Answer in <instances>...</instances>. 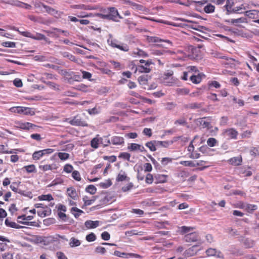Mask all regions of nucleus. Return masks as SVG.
Segmentation results:
<instances>
[{"label":"nucleus","mask_w":259,"mask_h":259,"mask_svg":"<svg viewBox=\"0 0 259 259\" xmlns=\"http://www.w3.org/2000/svg\"><path fill=\"white\" fill-rule=\"evenodd\" d=\"M108 44L113 48H116L121 51L124 52H127L129 50V47L126 44H118V41L116 39H108Z\"/></svg>","instance_id":"nucleus-1"},{"label":"nucleus","mask_w":259,"mask_h":259,"mask_svg":"<svg viewBox=\"0 0 259 259\" xmlns=\"http://www.w3.org/2000/svg\"><path fill=\"white\" fill-rule=\"evenodd\" d=\"M153 63L151 60H147L144 65H139L136 69L140 73H149L152 70Z\"/></svg>","instance_id":"nucleus-2"},{"label":"nucleus","mask_w":259,"mask_h":259,"mask_svg":"<svg viewBox=\"0 0 259 259\" xmlns=\"http://www.w3.org/2000/svg\"><path fill=\"white\" fill-rule=\"evenodd\" d=\"M109 13L108 14L109 20H111L116 22H118L119 20H117V18L122 19L117 10L114 7H110L108 9Z\"/></svg>","instance_id":"nucleus-3"},{"label":"nucleus","mask_w":259,"mask_h":259,"mask_svg":"<svg viewBox=\"0 0 259 259\" xmlns=\"http://www.w3.org/2000/svg\"><path fill=\"white\" fill-rule=\"evenodd\" d=\"M122 4L131 6L132 8L136 10H139L143 12H148V9L145 8L141 5H139L135 3H134L130 0H121Z\"/></svg>","instance_id":"nucleus-4"},{"label":"nucleus","mask_w":259,"mask_h":259,"mask_svg":"<svg viewBox=\"0 0 259 259\" xmlns=\"http://www.w3.org/2000/svg\"><path fill=\"white\" fill-rule=\"evenodd\" d=\"M68 122L73 126H88V123L78 115L74 117L73 119H70L69 121H68Z\"/></svg>","instance_id":"nucleus-5"},{"label":"nucleus","mask_w":259,"mask_h":259,"mask_svg":"<svg viewBox=\"0 0 259 259\" xmlns=\"http://www.w3.org/2000/svg\"><path fill=\"white\" fill-rule=\"evenodd\" d=\"M223 134L229 139H236L238 135V132L233 128H229L223 131Z\"/></svg>","instance_id":"nucleus-6"},{"label":"nucleus","mask_w":259,"mask_h":259,"mask_svg":"<svg viewBox=\"0 0 259 259\" xmlns=\"http://www.w3.org/2000/svg\"><path fill=\"white\" fill-rule=\"evenodd\" d=\"M6 3L13 6L23 8L27 10H29L31 8V6L30 5L20 2L18 0H10L7 2Z\"/></svg>","instance_id":"nucleus-7"},{"label":"nucleus","mask_w":259,"mask_h":259,"mask_svg":"<svg viewBox=\"0 0 259 259\" xmlns=\"http://www.w3.org/2000/svg\"><path fill=\"white\" fill-rule=\"evenodd\" d=\"M179 20L182 21L192 23L191 25H188V27L193 29L200 31L201 33H204V30H206V28L203 26L197 25L196 23H193V21L185 19L184 18H180Z\"/></svg>","instance_id":"nucleus-8"},{"label":"nucleus","mask_w":259,"mask_h":259,"mask_svg":"<svg viewBox=\"0 0 259 259\" xmlns=\"http://www.w3.org/2000/svg\"><path fill=\"white\" fill-rule=\"evenodd\" d=\"M226 9L227 11V14H229L231 13H239V11L245 9V7L243 5H241L239 7H236L232 9L231 6L229 5V4H226L225 5Z\"/></svg>","instance_id":"nucleus-9"},{"label":"nucleus","mask_w":259,"mask_h":259,"mask_svg":"<svg viewBox=\"0 0 259 259\" xmlns=\"http://www.w3.org/2000/svg\"><path fill=\"white\" fill-rule=\"evenodd\" d=\"M185 240L186 242H195L199 240V236L195 232L189 233L185 236Z\"/></svg>","instance_id":"nucleus-10"},{"label":"nucleus","mask_w":259,"mask_h":259,"mask_svg":"<svg viewBox=\"0 0 259 259\" xmlns=\"http://www.w3.org/2000/svg\"><path fill=\"white\" fill-rule=\"evenodd\" d=\"M198 246L197 245H194L192 246L191 247L189 248L187 250H186L185 252V255L187 257L192 256L195 255L197 251L199 250L198 249H197Z\"/></svg>","instance_id":"nucleus-11"},{"label":"nucleus","mask_w":259,"mask_h":259,"mask_svg":"<svg viewBox=\"0 0 259 259\" xmlns=\"http://www.w3.org/2000/svg\"><path fill=\"white\" fill-rule=\"evenodd\" d=\"M147 40L149 42H166L170 45H172V42L169 40H164L156 36H148Z\"/></svg>","instance_id":"nucleus-12"},{"label":"nucleus","mask_w":259,"mask_h":259,"mask_svg":"<svg viewBox=\"0 0 259 259\" xmlns=\"http://www.w3.org/2000/svg\"><path fill=\"white\" fill-rule=\"evenodd\" d=\"M206 254L208 256H216L219 258H222L223 255L220 251H218L216 249L213 248H209L206 251Z\"/></svg>","instance_id":"nucleus-13"},{"label":"nucleus","mask_w":259,"mask_h":259,"mask_svg":"<svg viewBox=\"0 0 259 259\" xmlns=\"http://www.w3.org/2000/svg\"><path fill=\"white\" fill-rule=\"evenodd\" d=\"M100 222L99 221H91L88 220L87 221L84 225L88 229H94L96 228L99 226Z\"/></svg>","instance_id":"nucleus-14"},{"label":"nucleus","mask_w":259,"mask_h":259,"mask_svg":"<svg viewBox=\"0 0 259 259\" xmlns=\"http://www.w3.org/2000/svg\"><path fill=\"white\" fill-rule=\"evenodd\" d=\"M33 126H35V125L29 122H18L17 123V127L23 130H30Z\"/></svg>","instance_id":"nucleus-15"},{"label":"nucleus","mask_w":259,"mask_h":259,"mask_svg":"<svg viewBox=\"0 0 259 259\" xmlns=\"http://www.w3.org/2000/svg\"><path fill=\"white\" fill-rule=\"evenodd\" d=\"M207 1H195L192 0H188L186 3H180V5L186 6L187 7L190 6L192 4L195 3L197 6H202L206 3Z\"/></svg>","instance_id":"nucleus-16"},{"label":"nucleus","mask_w":259,"mask_h":259,"mask_svg":"<svg viewBox=\"0 0 259 259\" xmlns=\"http://www.w3.org/2000/svg\"><path fill=\"white\" fill-rule=\"evenodd\" d=\"M81 244V241L75 237L70 239L69 245L70 247L74 248L79 246Z\"/></svg>","instance_id":"nucleus-17"},{"label":"nucleus","mask_w":259,"mask_h":259,"mask_svg":"<svg viewBox=\"0 0 259 259\" xmlns=\"http://www.w3.org/2000/svg\"><path fill=\"white\" fill-rule=\"evenodd\" d=\"M111 143L115 145H121L124 143V139L121 137L115 136L112 137Z\"/></svg>","instance_id":"nucleus-18"},{"label":"nucleus","mask_w":259,"mask_h":259,"mask_svg":"<svg viewBox=\"0 0 259 259\" xmlns=\"http://www.w3.org/2000/svg\"><path fill=\"white\" fill-rule=\"evenodd\" d=\"M67 195L73 200H76L77 194L76 190L73 188H69L67 190Z\"/></svg>","instance_id":"nucleus-19"},{"label":"nucleus","mask_w":259,"mask_h":259,"mask_svg":"<svg viewBox=\"0 0 259 259\" xmlns=\"http://www.w3.org/2000/svg\"><path fill=\"white\" fill-rule=\"evenodd\" d=\"M10 188L11 189V190L16 192V193H18L21 195H24V196H29L30 197V198H32V194L31 192H28L27 194H25L24 193V192L21 190H19L17 188L15 187L13 185H11L10 186Z\"/></svg>","instance_id":"nucleus-20"},{"label":"nucleus","mask_w":259,"mask_h":259,"mask_svg":"<svg viewBox=\"0 0 259 259\" xmlns=\"http://www.w3.org/2000/svg\"><path fill=\"white\" fill-rule=\"evenodd\" d=\"M230 164L234 165H239L241 164L242 162V158L240 156L234 157L229 160Z\"/></svg>","instance_id":"nucleus-21"},{"label":"nucleus","mask_w":259,"mask_h":259,"mask_svg":"<svg viewBox=\"0 0 259 259\" xmlns=\"http://www.w3.org/2000/svg\"><path fill=\"white\" fill-rule=\"evenodd\" d=\"M201 107L202 104L201 103H191L184 105V108L185 109H195L200 108Z\"/></svg>","instance_id":"nucleus-22"},{"label":"nucleus","mask_w":259,"mask_h":259,"mask_svg":"<svg viewBox=\"0 0 259 259\" xmlns=\"http://www.w3.org/2000/svg\"><path fill=\"white\" fill-rule=\"evenodd\" d=\"M71 212L75 218H77L83 213V211L77 207H73L71 208Z\"/></svg>","instance_id":"nucleus-23"},{"label":"nucleus","mask_w":259,"mask_h":259,"mask_svg":"<svg viewBox=\"0 0 259 259\" xmlns=\"http://www.w3.org/2000/svg\"><path fill=\"white\" fill-rule=\"evenodd\" d=\"M42 6L46 10V12L51 15L55 16V15H57L58 13L57 11H56L54 9H53L49 6H48L44 4H42Z\"/></svg>","instance_id":"nucleus-24"},{"label":"nucleus","mask_w":259,"mask_h":259,"mask_svg":"<svg viewBox=\"0 0 259 259\" xmlns=\"http://www.w3.org/2000/svg\"><path fill=\"white\" fill-rule=\"evenodd\" d=\"M241 207L244 208L249 212H251L257 209V206L256 205L250 204L244 205Z\"/></svg>","instance_id":"nucleus-25"},{"label":"nucleus","mask_w":259,"mask_h":259,"mask_svg":"<svg viewBox=\"0 0 259 259\" xmlns=\"http://www.w3.org/2000/svg\"><path fill=\"white\" fill-rule=\"evenodd\" d=\"M5 223L7 226L9 227H11V228H17V229H19V228H22V227L17 224L16 223L9 221L8 219H6Z\"/></svg>","instance_id":"nucleus-26"},{"label":"nucleus","mask_w":259,"mask_h":259,"mask_svg":"<svg viewBox=\"0 0 259 259\" xmlns=\"http://www.w3.org/2000/svg\"><path fill=\"white\" fill-rule=\"evenodd\" d=\"M180 163L186 166L195 167L198 166V163H195L192 161H181Z\"/></svg>","instance_id":"nucleus-27"},{"label":"nucleus","mask_w":259,"mask_h":259,"mask_svg":"<svg viewBox=\"0 0 259 259\" xmlns=\"http://www.w3.org/2000/svg\"><path fill=\"white\" fill-rule=\"evenodd\" d=\"M197 124H200L203 128L207 127L210 125V122L205 120V118H199L197 121Z\"/></svg>","instance_id":"nucleus-28"},{"label":"nucleus","mask_w":259,"mask_h":259,"mask_svg":"<svg viewBox=\"0 0 259 259\" xmlns=\"http://www.w3.org/2000/svg\"><path fill=\"white\" fill-rule=\"evenodd\" d=\"M110 143V141L108 137L100 138V144H102L104 147L107 146Z\"/></svg>","instance_id":"nucleus-29"},{"label":"nucleus","mask_w":259,"mask_h":259,"mask_svg":"<svg viewBox=\"0 0 259 259\" xmlns=\"http://www.w3.org/2000/svg\"><path fill=\"white\" fill-rule=\"evenodd\" d=\"M28 173L36 172V168L34 164H30L29 165L25 166L23 167Z\"/></svg>","instance_id":"nucleus-30"},{"label":"nucleus","mask_w":259,"mask_h":259,"mask_svg":"<svg viewBox=\"0 0 259 259\" xmlns=\"http://www.w3.org/2000/svg\"><path fill=\"white\" fill-rule=\"evenodd\" d=\"M215 7L212 5L209 4L204 8V11L206 13H211L214 12Z\"/></svg>","instance_id":"nucleus-31"},{"label":"nucleus","mask_w":259,"mask_h":259,"mask_svg":"<svg viewBox=\"0 0 259 259\" xmlns=\"http://www.w3.org/2000/svg\"><path fill=\"white\" fill-rule=\"evenodd\" d=\"M34 111L32 108L23 107V114L24 115H33Z\"/></svg>","instance_id":"nucleus-32"},{"label":"nucleus","mask_w":259,"mask_h":259,"mask_svg":"<svg viewBox=\"0 0 259 259\" xmlns=\"http://www.w3.org/2000/svg\"><path fill=\"white\" fill-rule=\"evenodd\" d=\"M146 146L148 148H149V149L151 151H155L156 150V146H156V144L155 143V141H150V142H147L146 144Z\"/></svg>","instance_id":"nucleus-33"},{"label":"nucleus","mask_w":259,"mask_h":259,"mask_svg":"<svg viewBox=\"0 0 259 259\" xmlns=\"http://www.w3.org/2000/svg\"><path fill=\"white\" fill-rule=\"evenodd\" d=\"M38 199L39 200L43 201V200H47V201H51L53 199V198L51 194H48V195H41L40 196H39L38 197Z\"/></svg>","instance_id":"nucleus-34"},{"label":"nucleus","mask_w":259,"mask_h":259,"mask_svg":"<svg viewBox=\"0 0 259 259\" xmlns=\"http://www.w3.org/2000/svg\"><path fill=\"white\" fill-rule=\"evenodd\" d=\"M86 191L91 194H94L97 191V188L93 185H89L85 189Z\"/></svg>","instance_id":"nucleus-35"},{"label":"nucleus","mask_w":259,"mask_h":259,"mask_svg":"<svg viewBox=\"0 0 259 259\" xmlns=\"http://www.w3.org/2000/svg\"><path fill=\"white\" fill-rule=\"evenodd\" d=\"M100 144V138L95 137L93 138L91 142V146L95 149L98 147V145Z\"/></svg>","instance_id":"nucleus-36"},{"label":"nucleus","mask_w":259,"mask_h":259,"mask_svg":"<svg viewBox=\"0 0 259 259\" xmlns=\"http://www.w3.org/2000/svg\"><path fill=\"white\" fill-rule=\"evenodd\" d=\"M138 81L140 84L145 85L147 83L148 78L147 75H142L138 78Z\"/></svg>","instance_id":"nucleus-37"},{"label":"nucleus","mask_w":259,"mask_h":259,"mask_svg":"<svg viewBox=\"0 0 259 259\" xmlns=\"http://www.w3.org/2000/svg\"><path fill=\"white\" fill-rule=\"evenodd\" d=\"M246 19L245 18H240L238 19H231L230 20H228V22H230L232 24L235 23H241L245 22Z\"/></svg>","instance_id":"nucleus-38"},{"label":"nucleus","mask_w":259,"mask_h":259,"mask_svg":"<svg viewBox=\"0 0 259 259\" xmlns=\"http://www.w3.org/2000/svg\"><path fill=\"white\" fill-rule=\"evenodd\" d=\"M217 143V140L214 138H209L207 140V144L210 147L215 146Z\"/></svg>","instance_id":"nucleus-39"},{"label":"nucleus","mask_w":259,"mask_h":259,"mask_svg":"<svg viewBox=\"0 0 259 259\" xmlns=\"http://www.w3.org/2000/svg\"><path fill=\"white\" fill-rule=\"evenodd\" d=\"M190 80L193 83L198 84L200 82L201 78L199 75H192L190 77Z\"/></svg>","instance_id":"nucleus-40"},{"label":"nucleus","mask_w":259,"mask_h":259,"mask_svg":"<svg viewBox=\"0 0 259 259\" xmlns=\"http://www.w3.org/2000/svg\"><path fill=\"white\" fill-rule=\"evenodd\" d=\"M176 91L179 95H187L189 93V90L186 88H177Z\"/></svg>","instance_id":"nucleus-41"},{"label":"nucleus","mask_w":259,"mask_h":259,"mask_svg":"<svg viewBox=\"0 0 259 259\" xmlns=\"http://www.w3.org/2000/svg\"><path fill=\"white\" fill-rule=\"evenodd\" d=\"M73 167L70 164H66L64 166L63 171L66 173H71L73 171Z\"/></svg>","instance_id":"nucleus-42"},{"label":"nucleus","mask_w":259,"mask_h":259,"mask_svg":"<svg viewBox=\"0 0 259 259\" xmlns=\"http://www.w3.org/2000/svg\"><path fill=\"white\" fill-rule=\"evenodd\" d=\"M62 55L64 57L67 58L69 60L75 62L76 61V59L74 56L72 54L69 53L68 52H63L62 53Z\"/></svg>","instance_id":"nucleus-43"},{"label":"nucleus","mask_w":259,"mask_h":259,"mask_svg":"<svg viewBox=\"0 0 259 259\" xmlns=\"http://www.w3.org/2000/svg\"><path fill=\"white\" fill-rule=\"evenodd\" d=\"M58 156L61 160H66L69 157V154L67 153L59 152Z\"/></svg>","instance_id":"nucleus-44"},{"label":"nucleus","mask_w":259,"mask_h":259,"mask_svg":"<svg viewBox=\"0 0 259 259\" xmlns=\"http://www.w3.org/2000/svg\"><path fill=\"white\" fill-rule=\"evenodd\" d=\"M243 244L247 248H250L253 246L254 242L252 240L249 239H245L244 240Z\"/></svg>","instance_id":"nucleus-45"},{"label":"nucleus","mask_w":259,"mask_h":259,"mask_svg":"<svg viewBox=\"0 0 259 259\" xmlns=\"http://www.w3.org/2000/svg\"><path fill=\"white\" fill-rule=\"evenodd\" d=\"M119 158H122L125 160H127V161L130 160L131 154L127 152H122L120 153L119 155Z\"/></svg>","instance_id":"nucleus-46"},{"label":"nucleus","mask_w":259,"mask_h":259,"mask_svg":"<svg viewBox=\"0 0 259 259\" xmlns=\"http://www.w3.org/2000/svg\"><path fill=\"white\" fill-rule=\"evenodd\" d=\"M72 177L77 181H80L81 180L80 175L79 172L77 170H73L72 171Z\"/></svg>","instance_id":"nucleus-47"},{"label":"nucleus","mask_w":259,"mask_h":259,"mask_svg":"<svg viewBox=\"0 0 259 259\" xmlns=\"http://www.w3.org/2000/svg\"><path fill=\"white\" fill-rule=\"evenodd\" d=\"M126 178H127V177H126L125 172H121L118 174V175L116 178V180L119 182H121V181H123L125 180Z\"/></svg>","instance_id":"nucleus-48"},{"label":"nucleus","mask_w":259,"mask_h":259,"mask_svg":"<svg viewBox=\"0 0 259 259\" xmlns=\"http://www.w3.org/2000/svg\"><path fill=\"white\" fill-rule=\"evenodd\" d=\"M39 169L42 170L44 171L49 170H52L53 169V167L52 165L50 164H46V165H40L39 166Z\"/></svg>","instance_id":"nucleus-49"},{"label":"nucleus","mask_w":259,"mask_h":259,"mask_svg":"<svg viewBox=\"0 0 259 259\" xmlns=\"http://www.w3.org/2000/svg\"><path fill=\"white\" fill-rule=\"evenodd\" d=\"M155 143L156 144L157 147H167L169 145V143L166 141H155Z\"/></svg>","instance_id":"nucleus-50"},{"label":"nucleus","mask_w":259,"mask_h":259,"mask_svg":"<svg viewBox=\"0 0 259 259\" xmlns=\"http://www.w3.org/2000/svg\"><path fill=\"white\" fill-rule=\"evenodd\" d=\"M85 238L88 242H92L96 240V236L94 233H91L87 235Z\"/></svg>","instance_id":"nucleus-51"},{"label":"nucleus","mask_w":259,"mask_h":259,"mask_svg":"<svg viewBox=\"0 0 259 259\" xmlns=\"http://www.w3.org/2000/svg\"><path fill=\"white\" fill-rule=\"evenodd\" d=\"M95 252H96L97 253L104 254L106 252V250L105 247H101V246H98L95 248Z\"/></svg>","instance_id":"nucleus-52"},{"label":"nucleus","mask_w":259,"mask_h":259,"mask_svg":"<svg viewBox=\"0 0 259 259\" xmlns=\"http://www.w3.org/2000/svg\"><path fill=\"white\" fill-rule=\"evenodd\" d=\"M82 199L86 206L91 205L95 200V199H89L87 196H84Z\"/></svg>","instance_id":"nucleus-53"},{"label":"nucleus","mask_w":259,"mask_h":259,"mask_svg":"<svg viewBox=\"0 0 259 259\" xmlns=\"http://www.w3.org/2000/svg\"><path fill=\"white\" fill-rule=\"evenodd\" d=\"M42 153H41L40 150L35 151L33 153L32 158L34 160H38L42 157Z\"/></svg>","instance_id":"nucleus-54"},{"label":"nucleus","mask_w":259,"mask_h":259,"mask_svg":"<svg viewBox=\"0 0 259 259\" xmlns=\"http://www.w3.org/2000/svg\"><path fill=\"white\" fill-rule=\"evenodd\" d=\"M134 54L138 55L139 56L141 57H147L148 55L146 53H145L144 51H143L142 50L140 49H137L136 51L134 52Z\"/></svg>","instance_id":"nucleus-55"},{"label":"nucleus","mask_w":259,"mask_h":259,"mask_svg":"<svg viewBox=\"0 0 259 259\" xmlns=\"http://www.w3.org/2000/svg\"><path fill=\"white\" fill-rule=\"evenodd\" d=\"M14 30L16 31H18L19 32V33H20L24 36H26V37H30V38H32L33 34L28 31H20V30H18V28H15Z\"/></svg>","instance_id":"nucleus-56"},{"label":"nucleus","mask_w":259,"mask_h":259,"mask_svg":"<svg viewBox=\"0 0 259 259\" xmlns=\"http://www.w3.org/2000/svg\"><path fill=\"white\" fill-rule=\"evenodd\" d=\"M2 46L8 48H15L16 47V44L14 42L6 41L2 42Z\"/></svg>","instance_id":"nucleus-57"},{"label":"nucleus","mask_w":259,"mask_h":259,"mask_svg":"<svg viewBox=\"0 0 259 259\" xmlns=\"http://www.w3.org/2000/svg\"><path fill=\"white\" fill-rule=\"evenodd\" d=\"M227 232L232 236H237L239 234L236 230L233 229L231 228H229L227 229Z\"/></svg>","instance_id":"nucleus-58"},{"label":"nucleus","mask_w":259,"mask_h":259,"mask_svg":"<svg viewBox=\"0 0 259 259\" xmlns=\"http://www.w3.org/2000/svg\"><path fill=\"white\" fill-rule=\"evenodd\" d=\"M11 111L14 113H23V107H14L11 108Z\"/></svg>","instance_id":"nucleus-59"},{"label":"nucleus","mask_w":259,"mask_h":259,"mask_svg":"<svg viewBox=\"0 0 259 259\" xmlns=\"http://www.w3.org/2000/svg\"><path fill=\"white\" fill-rule=\"evenodd\" d=\"M139 144L136 143H132L130 146L128 147V149L131 151H137L138 150Z\"/></svg>","instance_id":"nucleus-60"},{"label":"nucleus","mask_w":259,"mask_h":259,"mask_svg":"<svg viewBox=\"0 0 259 259\" xmlns=\"http://www.w3.org/2000/svg\"><path fill=\"white\" fill-rule=\"evenodd\" d=\"M32 38L35 40H43L45 39V35L41 33H36L35 35H32Z\"/></svg>","instance_id":"nucleus-61"},{"label":"nucleus","mask_w":259,"mask_h":259,"mask_svg":"<svg viewBox=\"0 0 259 259\" xmlns=\"http://www.w3.org/2000/svg\"><path fill=\"white\" fill-rule=\"evenodd\" d=\"M101 237L103 240L107 241L110 239V235L108 232L105 231L102 233Z\"/></svg>","instance_id":"nucleus-62"},{"label":"nucleus","mask_w":259,"mask_h":259,"mask_svg":"<svg viewBox=\"0 0 259 259\" xmlns=\"http://www.w3.org/2000/svg\"><path fill=\"white\" fill-rule=\"evenodd\" d=\"M13 83L16 87L18 88H20L23 85L22 80L19 78H16L14 79L13 81Z\"/></svg>","instance_id":"nucleus-63"},{"label":"nucleus","mask_w":259,"mask_h":259,"mask_svg":"<svg viewBox=\"0 0 259 259\" xmlns=\"http://www.w3.org/2000/svg\"><path fill=\"white\" fill-rule=\"evenodd\" d=\"M56 256L58 259H68L65 254L61 251H58L56 253Z\"/></svg>","instance_id":"nucleus-64"}]
</instances>
